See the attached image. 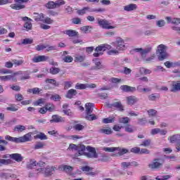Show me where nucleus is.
<instances>
[{"label": "nucleus", "mask_w": 180, "mask_h": 180, "mask_svg": "<svg viewBox=\"0 0 180 180\" xmlns=\"http://www.w3.org/2000/svg\"><path fill=\"white\" fill-rule=\"evenodd\" d=\"M5 140H8V141H12L13 143H26L27 141H30L32 140V132L26 134L22 136H20L18 138L12 137L9 135L5 136Z\"/></svg>", "instance_id": "obj_1"}, {"label": "nucleus", "mask_w": 180, "mask_h": 180, "mask_svg": "<svg viewBox=\"0 0 180 180\" xmlns=\"http://www.w3.org/2000/svg\"><path fill=\"white\" fill-rule=\"evenodd\" d=\"M103 150L107 153H115L112 155L113 157H120V155H123L129 153V150L126 148H121L120 147L103 148Z\"/></svg>", "instance_id": "obj_2"}, {"label": "nucleus", "mask_w": 180, "mask_h": 180, "mask_svg": "<svg viewBox=\"0 0 180 180\" xmlns=\"http://www.w3.org/2000/svg\"><path fill=\"white\" fill-rule=\"evenodd\" d=\"M167 46L160 44L158 46L156 53L158 54V60L162 61L165 58H168V54L167 53Z\"/></svg>", "instance_id": "obj_3"}, {"label": "nucleus", "mask_w": 180, "mask_h": 180, "mask_svg": "<svg viewBox=\"0 0 180 180\" xmlns=\"http://www.w3.org/2000/svg\"><path fill=\"white\" fill-rule=\"evenodd\" d=\"M112 49V46L104 44L102 45H100L96 48L95 52L94 53V57H99L103 54V51H106V50H110Z\"/></svg>", "instance_id": "obj_4"}, {"label": "nucleus", "mask_w": 180, "mask_h": 180, "mask_svg": "<svg viewBox=\"0 0 180 180\" xmlns=\"http://www.w3.org/2000/svg\"><path fill=\"white\" fill-rule=\"evenodd\" d=\"M88 12H105V8L91 9V7L86 6L77 11V15H80L81 16L85 15V13H88Z\"/></svg>", "instance_id": "obj_5"}, {"label": "nucleus", "mask_w": 180, "mask_h": 180, "mask_svg": "<svg viewBox=\"0 0 180 180\" xmlns=\"http://www.w3.org/2000/svg\"><path fill=\"white\" fill-rule=\"evenodd\" d=\"M15 4H11V8L15 9V11H20V9H25V5L29 2V0H15Z\"/></svg>", "instance_id": "obj_6"}, {"label": "nucleus", "mask_w": 180, "mask_h": 180, "mask_svg": "<svg viewBox=\"0 0 180 180\" xmlns=\"http://www.w3.org/2000/svg\"><path fill=\"white\" fill-rule=\"evenodd\" d=\"M152 50L153 46H148L144 49L141 48L135 49L134 51H136V53H140L142 58H146L147 57V54H148V53H151Z\"/></svg>", "instance_id": "obj_7"}, {"label": "nucleus", "mask_w": 180, "mask_h": 180, "mask_svg": "<svg viewBox=\"0 0 180 180\" xmlns=\"http://www.w3.org/2000/svg\"><path fill=\"white\" fill-rule=\"evenodd\" d=\"M150 169H160L162 167V162L160 158H155L153 161L148 165Z\"/></svg>", "instance_id": "obj_8"}, {"label": "nucleus", "mask_w": 180, "mask_h": 180, "mask_svg": "<svg viewBox=\"0 0 180 180\" xmlns=\"http://www.w3.org/2000/svg\"><path fill=\"white\" fill-rule=\"evenodd\" d=\"M19 73L15 72L11 75H6V76H0V81L2 82H6V81H13V82H16L18 81V78L16 75Z\"/></svg>", "instance_id": "obj_9"}, {"label": "nucleus", "mask_w": 180, "mask_h": 180, "mask_svg": "<svg viewBox=\"0 0 180 180\" xmlns=\"http://www.w3.org/2000/svg\"><path fill=\"white\" fill-rule=\"evenodd\" d=\"M112 46H115L117 50L123 51L126 49V45H124V40L119 37L115 42L112 43Z\"/></svg>", "instance_id": "obj_10"}, {"label": "nucleus", "mask_w": 180, "mask_h": 180, "mask_svg": "<svg viewBox=\"0 0 180 180\" xmlns=\"http://www.w3.org/2000/svg\"><path fill=\"white\" fill-rule=\"evenodd\" d=\"M86 150L88 153H86L84 155L87 156L88 158H98V153L95 148L87 146Z\"/></svg>", "instance_id": "obj_11"}, {"label": "nucleus", "mask_w": 180, "mask_h": 180, "mask_svg": "<svg viewBox=\"0 0 180 180\" xmlns=\"http://www.w3.org/2000/svg\"><path fill=\"white\" fill-rule=\"evenodd\" d=\"M98 25L102 27L103 29H107L108 30L110 29H115L116 27L115 26H112L109 23V21L106 20H102V19H98Z\"/></svg>", "instance_id": "obj_12"}, {"label": "nucleus", "mask_w": 180, "mask_h": 180, "mask_svg": "<svg viewBox=\"0 0 180 180\" xmlns=\"http://www.w3.org/2000/svg\"><path fill=\"white\" fill-rule=\"evenodd\" d=\"M57 169V167H51L47 166L46 167H44V175L45 176H51L53 175L54 171Z\"/></svg>", "instance_id": "obj_13"}, {"label": "nucleus", "mask_w": 180, "mask_h": 180, "mask_svg": "<svg viewBox=\"0 0 180 180\" xmlns=\"http://www.w3.org/2000/svg\"><path fill=\"white\" fill-rule=\"evenodd\" d=\"M49 56H34L32 58V62L33 63H41L44 61H47L49 60Z\"/></svg>", "instance_id": "obj_14"}, {"label": "nucleus", "mask_w": 180, "mask_h": 180, "mask_svg": "<svg viewBox=\"0 0 180 180\" xmlns=\"http://www.w3.org/2000/svg\"><path fill=\"white\" fill-rule=\"evenodd\" d=\"M150 134L152 136H155V134H160V136H165V134H167V131L160 128H155L151 130Z\"/></svg>", "instance_id": "obj_15"}, {"label": "nucleus", "mask_w": 180, "mask_h": 180, "mask_svg": "<svg viewBox=\"0 0 180 180\" xmlns=\"http://www.w3.org/2000/svg\"><path fill=\"white\" fill-rule=\"evenodd\" d=\"M136 102H139V98L134 96H130L127 97V105H130L131 106L134 105V103H136Z\"/></svg>", "instance_id": "obj_16"}, {"label": "nucleus", "mask_w": 180, "mask_h": 180, "mask_svg": "<svg viewBox=\"0 0 180 180\" xmlns=\"http://www.w3.org/2000/svg\"><path fill=\"white\" fill-rule=\"evenodd\" d=\"M120 89L124 92H136V87L130 86L128 85H122L120 86Z\"/></svg>", "instance_id": "obj_17"}, {"label": "nucleus", "mask_w": 180, "mask_h": 180, "mask_svg": "<svg viewBox=\"0 0 180 180\" xmlns=\"http://www.w3.org/2000/svg\"><path fill=\"white\" fill-rule=\"evenodd\" d=\"M85 150H86V148H85V146L84 145L77 146V151L78 154H76L75 157H79V155H85L86 154Z\"/></svg>", "instance_id": "obj_18"}, {"label": "nucleus", "mask_w": 180, "mask_h": 180, "mask_svg": "<svg viewBox=\"0 0 180 180\" xmlns=\"http://www.w3.org/2000/svg\"><path fill=\"white\" fill-rule=\"evenodd\" d=\"M50 122L51 123H53V122L55 123H63V122H65V120H64L61 116L56 115L52 116V120H51Z\"/></svg>", "instance_id": "obj_19"}, {"label": "nucleus", "mask_w": 180, "mask_h": 180, "mask_svg": "<svg viewBox=\"0 0 180 180\" xmlns=\"http://www.w3.org/2000/svg\"><path fill=\"white\" fill-rule=\"evenodd\" d=\"M180 91V81L172 82L171 92H178Z\"/></svg>", "instance_id": "obj_20"}, {"label": "nucleus", "mask_w": 180, "mask_h": 180, "mask_svg": "<svg viewBox=\"0 0 180 180\" xmlns=\"http://www.w3.org/2000/svg\"><path fill=\"white\" fill-rule=\"evenodd\" d=\"M165 67L167 68H174V67H180V60L178 62H169L167 61L165 63Z\"/></svg>", "instance_id": "obj_21"}, {"label": "nucleus", "mask_w": 180, "mask_h": 180, "mask_svg": "<svg viewBox=\"0 0 180 180\" xmlns=\"http://www.w3.org/2000/svg\"><path fill=\"white\" fill-rule=\"evenodd\" d=\"M9 156L12 158V160H15V161H17V162H20L23 158H22V155L18 153H13L11 155H9Z\"/></svg>", "instance_id": "obj_22"}, {"label": "nucleus", "mask_w": 180, "mask_h": 180, "mask_svg": "<svg viewBox=\"0 0 180 180\" xmlns=\"http://www.w3.org/2000/svg\"><path fill=\"white\" fill-rule=\"evenodd\" d=\"M124 9L127 12H130L131 11H136L137 9V5H136L134 4H131L124 6Z\"/></svg>", "instance_id": "obj_23"}, {"label": "nucleus", "mask_w": 180, "mask_h": 180, "mask_svg": "<svg viewBox=\"0 0 180 180\" xmlns=\"http://www.w3.org/2000/svg\"><path fill=\"white\" fill-rule=\"evenodd\" d=\"M34 15H35V16H34V19L36 22H44V14L43 13H34Z\"/></svg>", "instance_id": "obj_24"}, {"label": "nucleus", "mask_w": 180, "mask_h": 180, "mask_svg": "<svg viewBox=\"0 0 180 180\" xmlns=\"http://www.w3.org/2000/svg\"><path fill=\"white\" fill-rule=\"evenodd\" d=\"M64 33L69 36V37H75V36H78V32L73 30H67Z\"/></svg>", "instance_id": "obj_25"}, {"label": "nucleus", "mask_w": 180, "mask_h": 180, "mask_svg": "<svg viewBox=\"0 0 180 180\" xmlns=\"http://www.w3.org/2000/svg\"><path fill=\"white\" fill-rule=\"evenodd\" d=\"M85 108H86V115L92 113V112H94V103H87L85 105Z\"/></svg>", "instance_id": "obj_26"}, {"label": "nucleus", "mask_w": 180, "mask_h": 180, "mask_svg": "<svg viewBox=\"0 0 180 180\" xmlns=\"http://www.w3.org/2000/svg\"><path fill=\"white\" fill-rule=\"evenodd\" d=\"M77 94V90L74 89H70L66 94V98H68L69 99H72V98H74V96H75Z\"/></svg>", "instance_id": "obj_27"}, {"label": "nucleus", "mask_w": 180, "mask_h": 180, "mask_svg": "<svg viewBox=\"0 0 180 180\" xmlns=\"http://www.w3.org/2000/svg\"><path fill=\"white\" fill-rule=\"evenodd\" d=\"M36 174L30 173L29 174L30 178H32L33 176H37L39 174H44V167H40L35 170Z\"/></svg>", "instance_id": "obj_28"}, {"label": "nucleus", "mask_w": 180, "mask_h": 180, "mask_svg": "<svg viewBox=\"0 0 180 180\" xmlns=\"http://www.w3.org/2000/svg\"><path fill=\"white\" fill-rule=\"evenodd\" d=\"M99 133H101L102 134H112L113 133V131H112V129L110 128H104V129H99Z\"/></svg>", "instance_id": "obj_29"}, {"label": "nucleus", "mask_w": 180, "mask_h": 180, "mask_svg": "<svg viewBox=\"0 0 180 180\" xmlns=\"http://www.w3.org/2000/svg\"><path fill=\"white\" fill-rule=\"evenodd\" d=\"M34 139H39V140H47V136L43 132H39L34 136Z\"/></svg>", "instance_id": "obj_30"}, {"label": "nucleus", "mask_w": 180, "mask_h": 180, "mask_svg": "<svg viewBox=\"0 0 180 180\" xmlns=\"http://www.w3.org/2000/svg\"><path fill=\"white\" fill-rule=\"evenodd\" d=\"M45 82L54 85V86H60V83L57 82V81H56L54 79H46Z\"/></svg>", "instance_id": "obj_31"}, {"label": "nucleus", "mask_w": 180, "mask_h": 180, "mask_svg": "<svg viewBox=\"0 0 180 180\" xmlns=\"http://www.w3.org/2000/svg\"><path fill=\"white\" fill-rule=\"evenodd\" d=\"M24 130H26V127L23 125H17L14 127V131H17L18 133H22Z\"/></svg>", "instance_id": "obj_32"}, {"label": "nucleus", "mask_w": 180, "mask_h": 180, "mask_svg": "<svg viewBox=\"0 0 180 180\" xmlns=\"http://www.w3.org/2000/svg\"><path fill=\"white\" fill-rule=\"evenodd\" d=\"M80 30L81 32H82V33H88L89 32H91V30H92V26L91 25L83 26L80 27Z\"/></svg>", "instance_id": "obj_33"}, {"label": "nucleus", "mask_w": 180, "mask_h": 180, "mask_svg": "<svg viewBox=\"0 0 180 180\" xmlns=\"http://www.w3.org/2000/svg\"><path fill=\"white\" fill-rule=\"evenodd\" d=\"M178 141H180V135L176 134L170 137V142L175 143H178Z\"/></svg>", "instance_id": "obj_34"}, {"label": "nucleus", "mask_w": 180, "mask_h": 180, "mask_svg": "<svg viewBox=\"0 0 180 180\" xmlns=\"http://www.w3.org/2000/svg\"><path fill=\"white\" fill-rule=\"evenodd\" d=\"M85 119L86 120L92 121V120H96L98 119V117L92 113L86 114Z\"/></svg>", "instance_id": "obj_35"}, {"label": "nucleus", "mask_w": 180, "mask_h": 180, "mask_svg": "<svg viewBox=\"0 0 180 180\" xmlns=\"http://www.w3.org/2000/svg\"><path fill=\"white\" fill-rule=\"evenodd\" d=\"M75 88V89H86L88 84L77 83Z\"/></svg>", "instance_id": "obj_36"}, {"label": "nucleus", "mask_w": 180, "mask_h": 180, "mask_svg": "<svg viewBox=\"0 0 180 180\" xmlns=\"http://www.w3.org/2000/svg\"><path fill=\"white\" fill-rule=\"evenodd\" d=\"M46 143L43 142H37L34 146V150H40L41 148H44Z\"/></svg>", "instance_id": "obj_37"}, {"label": "nucleus", "mask_w": 180, "mask_h": 180, "mask_svg": "<svg viewBox=\"0 0 180 180\" xmlns=\"http://www.w3.org/2000/svg\"><path fill=\"white\" fill-rule=\"evenodd\" d=\"M119 123H122V124H127L130 122V118L125 117H120L118 120Z\"/></svg>", "instance_id": "obj_38"}, {"label": "nucleus", "mask_w": 180, "mask_h": 180, "mask_svg": "<svg viewBox=\"0 0 180 180\" xmlns=\"http://www.w3.org/2000/svg\"><path fill=\"white\" fill-rule=\"evenodd\" d=\"M115 122V117H109L108 118L103 119V123L108 124V123H113Z\"/></svg>", "instance_id": "obj_39"}, {"label": "nucleus", "mask_w": 180, "mask_h": 180, "mask_svg": "<svg viewBox=\"0 0 180 180\" xmlns=\"http://www.w3.org/2000/svg\"><path fill=\"white\" fill-rule=\"evenodd\" d=\"M62 168L63 171H65V172H67V174H71V172H72V170L74 169L72 167L68 165H64L62 167Z\"/></svg>", "instance_id": "obj_40"}, {"label": "nucleus", "mask_w": 180, "mask_h": 180, "mask_svg": "<svg viewBox=\"0 0 180 180\" xmlns=\"http://www.w3.org/2000/svg\"><path fill=\"white\" fill-rule=\"evenodd\" d=\"M139 72L142 75H147L148 74H151V70L150 69H146V68H141Z\"/></svg>", "instance_id": "obj_41"}, {"label": "nucleus", "mask_w": 180, "mask_h": 180, "mask_svg": "<svg viewBox=\"0 0 180 180\" xmlns=\"http://www.w3.org/2000/svg\"><path fill=\"white\" fill-rule=\"evenodd\" d=\"M112 106L116 108L117 109H119V110H123V105H122V103L120 101L112 103Z\"/></svg>", "instance_id": "obj_42"}, {"label": "nucleus", "mask_w": 180, "mask_h": 180, "mask_svg": "<svg viewBox=\"0 0 180 180\" xmlns=\"http://www.w3.org/2000/svg\"><path fill=\"white\" fill-rule=\"evenodd\" d=\"M73 129L77 131H81V130H84V129H85V126L81 124H76L73 126Z\"/></svg>", "instance_id": "obj_43"}, {"label": "nucleus", "mask_w": 180, "mask_h": 180, "mask_svg": "<svg viewBox=\"0 0 180 180\" xmlns=\"http://www.w3.org/2000/svg\"><path fill=\"white\" fill-rule=\"evenodd\" d=\"M27 92H29L30 94L33 93L34 95H39V94H40V90L39 89V88L35 87V88H33V89H28Z\"/></svg>", "instance_id": "obj_44"}, {"label": "nucleus", "mask_w": 180, "mask_h": 180, "mask_svg": "<svg viewBox=\"0 0 180 180\" xmlns=\"http://www.w3.org/2000/svg\"><path fill=\"white\" fill-rule=\"evenodd\" d=\"M85 60V56H77L75 58V63H82Z\"/></svg>", "instance_id": "obj_45"}, {"label": "nucleus", "mask_w": 180, "mask_h": 180, "mask_svg": "<svg viewBox=\"0 0 180 180\" xmlns=\"http://www.w3.org/2000/svg\"><path fill=\"white\" fill-rule=\"evenodd\" d=\"M60 70L58 68H51L49 70V72L51 74H52L53 75H56V74H58V72H60Z\"/></svg>", "instance_id": "obj_46"}, {"label": "nucleus", "mask_w": 180, "mask_h": 180, "mask_svg": "<svg viewBox=\"0 0 180 180\" xmlns=\"http://www.w3.org/2000/svg\"><path fill=\"white\" fill-rule=\"evenodd\" d=\"M155 59V54H153L152 56H149L148 58H143L145 63H152Z\"/></svg>", "instance_id": "obj_47"}, {"label": "nucleus", "mask_w": 180, "mask_h": 180, "mask_svg": "<svg viewBox=\"0 0 180 180\" xmlns=\"http://www.w3.org/2000/svg\"><path fill=\"white\" fill-rule=\"evenodd\" d=\"M6 110H10L11 112H17V110H19V107L15 105H11L6 108Z\"/></svg>", "instance_id": "obj_48"}, {"label": "nucleus", "mask_w": 180, "mask_h": 180, "mask_svg": "<svg viewBox=\"0 0 180 180\" xmlns=\"http://www.w3.org/2000/svg\"><path fill=\"white\" fill-rule=\"evenodd\" d=\"M125 129V131H127V133H133L134 131V129L133 128V126L130 125V124H127L124 127Z\"/></svg>", "instance_id": "obj_49"}, {"label": "nucleus", "mask_w": 180, "mask_h": 180, "mask_svg": "<svg viewBox=\"0 0 180 180\" xmlns=\"http://www.w3.org/2000/svg\"><path fill=\"white\" fill-rule=\"evenodd\" d=\"M62 5H65V1L64 0H58L55 1V8H60Z\"/></svg>", "instance_id": "obj_50"}, {"label": "nucleus", "mask_w": 180, "mask_h": 180, "mask_svg": "<svg viewBox=\"0 0 180 180\" xmlns=\"http://www.w3.org/2000/svg\"><path fill=\"white\" fill-rule=\"evenodd\" d=\"M48 9H56V3L54 1H49L46 5Z\"/></svg>", "instance_id": "obj_51"}, {"label": "nucleus", "mask_w": 180, "mask_h": 180, "mask_svg": "<svg viewBox=\"0 0 180 180\" xmlns=\"http://www.w3.org/2000/svg\"><path fill=\"white\" fill-rule=\"evenodd\" d=\"M46 51H54V50H57V46H50V45H45Z\"/></svg>", "instance_id": "obj_52"}, {"label": "nucleus", "mask_w": 180, "mask_h": 180, "mask_svg": "<svg viewBox=\"0 0 180 180\" xmlns=\"http://www.w3.org/2000/svg\"><path fill=\"white\" fill-rule=\"evenodd\" d=\"M45 109H46V111L49 110V112H53L56 108L53 104H46L45 105Z\"/></svg>", "instance_id": "obj_53"}, {"label": "nucleus", "mask_w": 180, "mask_h": 180, "mask_svg": "<svg viewBox=\"0 0 180 180\" xmlns=\"http://www.w3.org/2000/svg\"><path fill=\"white\" fill-rule=\"evenodd\" d=\"M37 166V161H31L30 164L27 165V168L29 169H33L34 167Z\"/></svg>", "instance_id": "obj_54"}, {"label": "nucleus", "mask_w": 180, "mask_h": 180, "mask_svg": "<svg viewBox=\"0 0 180 180\" xmlns=\"http://www.w3.org/2000/svg\"><path fill=\"white\" fill-rule=\"evenodd\" d=\"M33 43V39L30 38H25L22 40V44H32Z\"/></svg>", "instance_id": "obj_55"}, {"label": "nucleus", "mask_w": 180, "mask_h": 180, "mask_svg": "<svg viewBox=\"0 0 180 180\" xmlns=\"http://www.w3.org/2000/svg\"><path fill=\"white\" fill-rule=\"evenodd\" d=\"M72 82L71 81H66L64 82V89H68L69 88H71L72 86Z\"/></svg>", "instance_id": "obj_56"}, {"label": "nucleus", "mask_w": 180, "mask_h": 180, "mask_svg": "<svg viewBox=\"0 0 180 180\" xmlns=\"http://www.w3.org/2000/svg\"><path fill=\"white\" fill-rule=\"evenodd\" d=\"M73 60L74 58L70 56H67L63 58V61L65 63H72Z\"/></svg>", "instance_id": "obj_57"}, {"label": "nucleus", "mask_w": 180, "mask_h": 180, "mask_svg": "<svg viewBox=\"0 0 180 180\" xmlns=\"http://www.w3.org/2000/svg\"><path fill=\"white\" fill-rule=\"evenodd\" d=\"M148 113L149 117H153L157 115V110L154 109H150L149 110H148Z\"/></svg>", "instance_id": "obj_58"}, {"label": "nucleus", "mask_w": 180, "mask_h": 180, "mask_svg": "<svg viewBox=\"0 0 180 180\" xmlns=\"http://www.w3.org/2000/svg\"><path fill=\"white\" fill-rule=\"evenodd\" d=\"M11 160L0 159L1 165H8V164H11Z\"/></svg>", "instance_id": "obj_59"}, {"label": "nucleus", "mask_w": 180, "mask_h": 180, "mask_svg": "<svg viewBox=\"0 0 180 180\" xmlns=\"http://www.w3.org/2000/svg\"><path fill=\"white\" fill-rule=\"evenodd\" d=\"M156 25L158 26V27H162L165 26V21L164 20H158L156 22Z\"/></svg>", "instance_id": "obj_60"}, {"label": "nucleus", "mask_w": 180, "mask_h": 180, "mask_svg": "<svg viewBox=\"0 0 180 180\" xmlns=\"http://www.w3.org/2000/svg\"><path fill=\"white\" fill-rule=\"evenodd\" d=\"M169 178H171V176L169 175H166V176H158L155 179L157 180H167V179H169Z\"/></svg>", "instance_id": "obj_61"}, {"label": "nucleus", "mask_w": 180, "mask_h": 180, "mask_svg": "<svg viewBox=\"0 0 180 180\" xmlns=\"http://www.w3.org/2000/svg\"><path fill=\"white\" fill-rule=\"evenodd\" d=\"M51 101H60L61 99V97H60V95L58 94H54L51 96Z\"/></svg>", "instance_id": "obj_62"}, {"label": "nucleus", "mask_w": 180, "mask_h": 180, "mask_svg": "<svg viewBox=\"0 0 180 180\" xmlns=\"http://www.w3.org/2000/svg\"><path fill=\"white\" fill-rule=\"evenodd\" d=\"M32 22H27L24 25V27L27 29V30H32Z\"/></svg>", "instance_id": "obj_63"}, {"label": "nucleus", "mask_w": 180, "mask_h": 180, "mask_svg": "<svg viewBox=\"0 0 180 180\" xmlns=\"http://www.w3.org/2000/svg\"><path fill=\"white\" fill-rule=\"evenodd\" d=\"M172 23L173 25H179L180 24V18H172Z\"/></svg>", "instance_id": "obj_64"}]
</instances>
